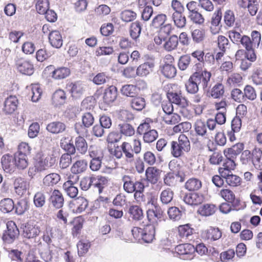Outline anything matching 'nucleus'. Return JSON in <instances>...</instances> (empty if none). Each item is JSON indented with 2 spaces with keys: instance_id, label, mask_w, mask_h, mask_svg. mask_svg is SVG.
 <instances>
[{
  "instance_id": "obj_1",
  "label": "nucleus",
  "mask_w": 262,
  "mask_h": 262,
  "mask_svg": "<svg viewBox=\"0 0 262 262\" xmlns=\"http://www.w3.org/2000/svg\"><path fill=\"white\" fill-rule=\"evenodd\" d=\"M211 73L206 71L194 73L185 83L187 92L190 94H196L199 91V84L202 86L204 92H208L211 85Z\"/></svg>"
},
{
  "instance_id": "obj_2",
  "label": "nucleus",
  "mask_w": 262,
  "mask_h": 262,
  "mask_svg": "<svg viewBox=\"0 0 262 262\" xmlns=\"http://www.w3.org/2000/svg\"><path fill=\"white\" fill-rule=\"evenodd\" d=\"M190 143L188 137L184 134L179 136L178 141L170 143V153L174 158H179L190 150Z\"/></svg>"
},
{
  "instance_id": "obj_3",
  "label": "nucleus",
  "mask_w": 262,
  "mask_h": 262,
  "mask_svg": "<svg viewBox=\"0 0 262 262\" xmlns=\"http://www.w3.org/2000/svg\"><path fill=\"white\" fill-rule=\"evenodd\" d=\"M175 162L171 161L169 163V168L172 172L167 173L164 179V183L169 186L174 185L177 181L183 182L185 180L184 173L182 171L178 170L174 166Z\"/></svg>"
},
{
  "instance_id": "obj_4",
  "label": "nucleus",
  "mask_w": 262,
  "mask_h": 262,
  "mask_svg": "<svg viewBox=\"0 0 262 262\" xmlns=\"http://www.w3.org/2000/svg\"><path fill=\"white\" fill-rule=\"evenodd\" d=\"M240 40L239 45H242L246 50L252 48H258L261 41V34L259 32L254 30L251 32L250 37L243 35Z\"/></svg>"
},
{
  "instance_id": "obj_5",
  "label": "nucleus",
  "mask_w": 262,
  "mask_h": 262,
  "mask_svg": "<svg viewBox=\"0 0 262 262\" xmlns=\"http://www.w3.org/2000/svg\"><path fill=\"white\" fill-rule=\"evenodd\" d=\"M17 70L23 74L31 75L34 72L33 63L29 60L23 58H17L15 60Z\"/></svg>"
},
{
  "instance_id": "obj_6",
  "label": "nucleus",
  "mask_w": 262,
  "mask_h": 262,
  "mask_svg": "<svg viewBox=\"0 0 262 262\" xmlns=\"http://www.w3.org/2000/svg\"><path fill=\"white\" fill-rule=\"evenodd\" d=\"M123 182V189L127 193H131L136 191V189H141L142 187L141 182L136 181L134 178L130 176L124 175L122 177Z\"/></svg>"
},
{
  "instance_id": "obj_7",
  "label": "nucleus",
  "mask_w": 262,
  "mask_h": 262,
  "mask_svg": "<svg viewBox=\"0 0 262 262\" xmlns=\"http://www.w3.org/2000/svg\"><path fill=\"white\" fill-rule=\"evenodd\" d=\"M175 250L180 255L181 258L189 260L193 258L195 249L194 247L190 244H183L176 246Z\"/></svg>"
},
{
  "instance_id": "obj_8",
  "label": "nucleus",
  "mask_w": 262,
  "mask_h": 262,
  "mask_svg": "<svg viewBox=\"0 0 262 262\" xmlns=\"http://www.w3.org/2000/svg\"><path fill=\"white\" fill-rule=\"evenodd\" d=\"M34 162L39 168V170L42 171L51 167L54 160L50 157H45L41 153H37L34 158Z\"/></svg>"
},
{
  "instance_id": "obj_9",
  "label": "nucleus",
  "mask_w": 262,
  "mask_h": 262,
  "mask_svg": "<svg viewBox=\"0 0 262 262\" xmlns=\"http://www.w3.org/2000/svg\"><path fill=\"white\" fill-rule=\"evenodd\" d=\"M167 96L170 102L183 108L188 105L187 100L182 95L181 91L169 92L167 93Z\"/></svg>"
},
{
  "instance_id": "obj_10",
  "label": "nucleus",
  "mask_w": 262,
  "mask_h": 262,
  "mask_svg": "<svg viewBox=\"0 0 262 262\" xmlns=\"http://www.w3.org/2000/svg\"><path fill=\"white\" fill-rule=\"evenodd\" d=\"M147 216L149 222V224L147 226H152L153 229H156L157 227L159 220L162 216V211L160 207L155 206V209H148L147 211Z\"/></svg>"
},
{
  "instance_id": "obj_11",
  "label": "nucleus",
  "mask_w": 262,
  "mask_h": 262,
  "mask_svg": "<svg viewBox=\"0 0 262 262\" xmlns=\"http://www.w3.org/2000/svg\"><path fill=\"white\" fill-rule=\"evenodd\" d=\"M49 69H53L51 73V76L56 80H61L68 77L71 74L70 69L66 67H58L54 69L53 66L48 67Z\"/></svg>"
},
{
  "instance_id": "obj_12",
  "label": "nucleus",
  "mask_w": 262,
  "mask_h": 262,
  "mask_svg": "<svg viewBox=\"0 0 262 262\" xmlns=\"http://www.w3.org/2000/svg\"><path fill=\"white\" fill-rule=\"evenodd\" d=\"M1 164L3 169L7 172H13L15 169L14 156L9 154L3 155L1 158Z\"/></svg>"
},
{
  "instance_id": "obj_13",
  "label": "nucleus",
  "mask_w": 262,
  "mask_h": 262,
  "mask_svg": "<svg viewBox=\"0 0 262 262\" xmlns=\"http://www.w3.org/2000/svg\"><path fill=\"white\" fill-rule=\"evenodd\" d=\"M66 129V124L64 122L59 121L51 122L46 126V129L48 132L56 135L63 133Z\"/></svg>"
},
{
  "instance_id": "obj_14",
  "label": "nucleus",
  "mask_w": 262,
  "mask_h": 262,
  "mask_svg": "<svg viewBox=\"0 0 262 262\" xmlns=\"http://www.w3.org/2000/svg\"><path fill=\"white\" fill-rule=\"evenodd\" d=\"M49 40L51 45L55 48L59 49L62 46V37L58 31L54 30L50 32L49 34Z\"/></svg>"
},
{
  "instance_id": "obj_15",
  "label": "nucleus",
  "mask_w": 262,
  "mask_h": 262,
  "mask_svg": "<svg viewBox=\"0 0 262 262\" xmlns=\"http://www.w3.org/2000/svg\"><path fill=\"white\" fill-rule=\"evenodd\" d=\"M183 200L188 205H198L203 202L204 198L198 193H188L184 196Z\"/></svg>"
},
{
  "instance_id": "obj_16",
  "label": "nucleus",
  "mask_w": 262,
  "mask_h": 262,
  "mask_svg": "<svg viewBox=\"0 0 262 262\" xmlns=\"http://www.w3.org/2000/svg\"><path fill=\"white\" fill-rule=\"evenodd\" d=\"M172 30V26L170 24H167L161 27L160 30L159 35L155 37L154 41L157 45L162 44V40L165 39L171 33Z\"/></svg>"
},
{
  "instance_id": "obj_17",
  "label": "nucleus",
  "mask_w": 262,
  "mask_h": 262,
  "mask_svg": "<svg viewBox=\"0 0 262 262\" xmlns=\"http://www.w3.org/2000/svg\"><path fill=\"white\" fill-rule=\"evenodd\" d=\"M18 100L15 96H10L6 99L3 111L7 114H12L16 109Z\"/></svg>"
},
{
  "instance_id": "obj_18",
  "label": "nucleus",
  "mask_w": 262,
  "mask_h": 262,
  "mask_svg": "<svg viewBox=\"0 0 262 262\" xmlns=\"http://www.w3.org/2000/svg\"><path fill=\"white\" fill-rule=\"evenodd\" d=\"M155 67V63L152 61H147L141 64L137 68L138 76L146 77L152 72Z\"/></svg>"
},
{
  "instance_id": "obj_19",
  "label": "nucleus",
  "mask_w": 262,
  "mask_h": 262,
  "mask_svg": "<svg viewBox=\"0 0 262 262\" xmlns=\"http://www.w3.org/2000/svg\"><path fill=\"white\" fill-rule=\"evenodd\" d=\"M226 122V116L225 112L221 111L216 114L215 120L209 119L207 120V127L210 130L215 129L216 123L220 125L223 124Z\"/></svg>"
},
{
  "instance_id": "obj_20",
  "label": "nucleus",
  "mask_w": 262,
  "mask_h": 262,
  "mask_svg": "<svg viewBox=\"0 0 262 262\" xmlns=\"http://www.w3.org/2000/svg\"><path fill=\"white\" fill-rule=\"evenodd\" d=\"M161 171L155 167H149L145 171L147 180L151 184L158 182Z\"/></svg>"
},
{
  "instance_id": "obj_21",
  "label": "nucleus",
  "mask_w": 262,
  "mask_h": 262,
  "mask_svg": "<svg viewBox=\"0 0 262 262\" xmlns=\"http://www.w3.org/2000/svg\"><path fill=\"white\" fill-rule=\"evenodd\" d=\"M117 89L115 86L111 85L105 89L103 96L104 102L110 104L114 102L117 97Z\"/></svg>"
},
{
  "instance_id": "obj_22",
  "label": "nucleus",
  "mask_w": 262,
  "mask_h": 262,
  "mask_svg": "<svg viewBox=\"0 0 262 262\" xmlns=\"http://www.w3.org/2000/svg\"><path fill=\"white\" fill-rule=\"evenodd\" d=\"M163 48L169 52L176 49L179 43L178 37L176 35H172L169 37L165 38L162 40Z\"/></svg>"
},
{
  "instance_id": "obj_23",
  "label": "nucleus",
  "mask_w": 262,
  "mask_h": 262,
  "mask_svg": "<svg viewBox=\"0 0 262 262\" xmlns=\"http://www.w3.org/2000/svg\"><path fill=\"white\" fill-rule=\"evenodd\" d=\"M244 145L243 143H238L233 145L230 148L225 149L224 154L226 157L235 159L236 156L244 149Z\"/></svg>"
},
{
  "instance_id": "obj_24",
  "label": "nucleus",
  "mask_w": 262,
  "mask_h": 262,
  "mask_svg": "<svg viewBox=\"0 0 262 262\" xmlns=\"http://www.w3.org/2000/svg\"><path fill=\"white\" fill-rule=\"evenodd\" d=\"M193 127L197 135L206 138L207 136V121L199 119L194 123Z\"/></svg>"
},
{
  "instance_id": "obj_25",
  "label": "nucleus",
  "mask_w": 262,
  "mask_h": 262,
  "mask_svg": "<svg viewBox=\"0 0 262 262\" xmlns=\"http://www.w3.org/2000/svg\"><path fill=\"white\" fill-rule=\"evenodd\" d=\"M160 70L161 73L166 78H173L177 74L175 66L170 63H165L160 66Z\"/></svg>"
},
{
  "instance_id": "obj_26",
  "label": "nucleus",
  "mask_w": 262,
  "mask_h": 262,
  "mask_svg": "<svg viewBox=\"0 0 262 262\" xmlns=\"http://www.w3.org/2000/svg\"><path fill=\"white\" fill-rule=\"evenodd\" d=\"M50 201L56 208H61L63 204L64 199L62 193L58 190L55 189L50 196Z\"/></svg>"
},
{
  "instance_id": "obj_27",
  "label": "nucleus",
  "mask_w": 262,
  "mask_h": 262,
  "mask_svg": "<svg viewBox=\"0 0 262 262\" xmlns=\"http://www.w3.org/2000/svg\"><path fill=\"white\" fill-rule=\"evenodd\" d=\"M63 188L67 194L71 198H75L78 193V188L75 186V184L71 180L64 183Z\"/></svg>"
},
{
  "instance_id": "obj_28",
  "label": "nucleus",
  "mask_w": 262,
  "mask_h": 262,
  "mask_svg": "<svg viewBox=\"0 0 262 262\" xmlns=\"http://www.w3.org/2000/svg\"><path fill=\"white\" fill-rule=\"evenodd\" d=\"M108 184L107 178L102 176L93 177L94 187L98 189V192L101 193L103 189L107 187Z\"/></svg>"
},
{
  "instance_id": "obj_29",
  "label": "nucleus",
  "mask_w": 262,
  "mask_h": 262,
  "mask_svg": "<svg viewBox=\"0 0 262 262\" xmlns=\"http://www.w3.org/2000/svg\"><path fill=\"white\" fill-rule=\"evenodd\" d=\"M252 163L256 169L262 170V150L260 149L255 148L253 150Z\"/></svg>"
},
{
  "instance_id": "obj_30",
  "label": "nucleus",
  "mask_w": 262,
  "mask_h": 262,
  "mask_svg": "<svg viewBox=\"0 0 262 262\" xmlns=\"http://www.w3.org/2000/svg\"><path fill=\"white\" fill-rule=\"evenodd\" d=\"M67 99L64 91L58 90L56 91L52 96V102L55 106L63 104Z\"/></svg>"
},
{
  "instance_id": "obj_31",
  "label": "nucleus",
  "mask_w": 262,
  "mask_h": 262,
  "mask_svg": "<svg viewBox=\"0 0 262 262\" xmlns=\"http://www.w3.org/2000/svg\"><path fill=\"white\" fill-rule=\"evenodd\" d=\"M171 18L178 28H183L186 24V19L183 13H172Z\"/></svg>"
},
{
  "instance_id": "obj_32",
  "label": "nucleus",
  "mask_w": 262,
  "mask_h": 262,
  "mask_svg": "<svg viewBox=\"0 0 262 262\" xmlns=\"http://www.w3.org/2000/svg\"><path fill=\"white\" fill-rule=\"evenodd\" d=\"M75 145L76 149L80 154L84 155L88 150V144L85 139L79 136L75 138Z\"/></svg>"
},
{
  "instance_id": "obj_33",
  "label": "nucleus",
  "mask_w": 262,
  "mask_h": 262,
  "mask_svg": "<svg viewBox=\"0 0 262 262\" xmlns=\"http://www.w3.org/2000/svg\"><path fill=\"white\" fill-rule=\"evenodd\" d=\"M60 180V176L56 173H52L47 175L43 179L45 186L52 187L57 184Z\"/></svg>"
},
{
  "instance_id": "obj_34",
  "label": "nucleus",
  "mask_w": 262,
  "mask_h": 262,
  "mask_svg": "<svg viewBox=\"0 0 262 262\" xmlns=\"http://www.w3.org/2000/svg\"><path fill=\"white\" fill-rule=\"evenodd\" d=\"M216 209V207L213 204H205L201 206L198 211L202 216H208L213 214Z\"/></svg>"
},
{
  "instance_id": "obj_35",
  "label": "nucleus",
  "mask_w": 262,
  "mask_h": 262,
  "mask_svg": "<svg viewBox=\"0 0 262 262\" xmlns=\"http://www.w3.org/2000/svg\"><path fill=\"white\" fill-rule=\"evenodd\" d=\"M19 230H5L2 238L7 244L12 243L19 236Z\"/></svg>"
},
{
  "instance_id": "obj_36",
  "label": "nucleus",
  "mask_w": 262,
  "mask_h": 262,
  "mask_svg": "<svg viewBox=\"0 0 262 262\" xmlns=\"http://www.w3.org/2000/svg\"><path fill=\"white\" fill-rule=\"evenodd\" d=\"M15 167L19 169H24L28 165V160L26 156L15 153L14 155Z\"/></svg>"
},
{
  "instance_id": "obj_37",
  "label": "nucleus",
  "mask_w": 262,
  "mask_h": 262,
  "mask_svg": "<svg viewBox=\"0 0 262 262\" xmlns=\"http://www.w3.org/2000/svg\"><path fill=\"white\" fill-rule=\"evenodd\" d=\"M225 93L224 86L221 83H216L211 89L210 96L214 99L222 98Z\"/></svg>"
},
{
  "instance_id": "obj_38",
  "label": "nucleus",
  "mask_w": 262,
  "mask_h": 262,
  "mask_svg": "<svg viewBox=\"0 0 262 262\" xmlns=\"http://www.w3.org/2000/svg\"><path fill=\"white\" fill-rule=\"evenodd\" d=\"M71 141V140H69L68 138H62L60 141L61 147L67 151V154H69L70 155L74 154L76 150L75 145Z\"/></svg>"
},
{
  "instance_id": "obj_39",
  "label": "nucleus",
  "mask_w": 262,
  "mask_h": 262,
  "mask_svg": "<svg viewBox=\"0 0 262 262\" xmlns=\"http://www.w3.org/2000/svg\"><path fill=\"white\" fill-rule=\"evenodd\" d=\"M14 208L13 200L10 198L4 199L0 202V210L4 213H9Z\"/></svg>"
},
{
  "instance_id": "obj_40",
  "label": "nucleus",
  "mask_w": 262,
  "mask_h": 262,
  "mask_svg": "<svg viewBox=\"0 0 262 262\" xmlns=\"http://www.w3.org/2000/svg\"><path fill=\"white\" fill-rule=\"evenodd\" d=\"M121 94L126 97H134L137 95V88L133 84H125L120 89Z\"/></svg>"
},
{
  "instance_id": "obj_41",
  "label": "nucleus",
  "mask_w": 262,
  "mask_h": 262,
  "mask_svg": "<svg viewBox=\"0 0 262 262\" xmlns=\"http://www.w3.org/2000/svg\"><path fill=\"white\" fill-rule=\"evenodd\" d=\"M46 196L45 194L41 191L36 192L33 197V203L37 208L42 207L46 204Z\"/></svg>"
},
{
  "instance_id": "obj_42",
  "label": "nucleus",
  "mask_w": 262,
  "mask_h": 262,
  "mask_svg": "<svg viewBox=\"0 0 262 262\" xmlns=\"http://www.w3.org/2000/svg\"><path fill=\"white\" fill-rule=\"evenodd\" d=\"M131 107L135 110L141 111L146 105L145 100L141 97H134L130 101Z\"/></svg>"
},
{
  "instance_id": "obj_43",
  "label": "nucleus",
  "mask_w": 262,
  "mask_h": 262,
  "mask_svg": "<svg viewBox=\"0 0 262 262\" xmlns=\"http://www.w3.org/2000/svg\"><path fill=\"white\" fill-rule=\"evenodd\" d=\"M88 166L87 161L85 160L76 161L71 167V172L73 173L77 174L84 171Z\"/></svg>"
},
{
  "instance_id": "obj_44",
  "label": "nucleus",
  "mask_w": 262,
  "mask_h": 262,
  "mask_svg": "<svg viewBox=\"0 0 262 262\" xmlns=\"http://www.w3.org/2000/svg\"><path fill=\"white\" fill-rule=\"evenodd\" d=\"M121 149L123 154L128 159L129 162H132L134 160V150L130 144L124 142L121 146Z\"/></svg>"
},
{
  "instance_id": "obj_45",
  "label": "nucleus",
  "mask_w": 262,
  "mask_h": 262,
  "mask_svg": "<svg viewBox=\"0 0 262 262\" xmlns=\"http://www.w3.org/2000/svg\"><path fill=\"white\" fill-rule=\"evenodd\" d=\"M130 217L134 220H140L143 217L142 210L137 205L131 206L128 211Z\"/></svg>"
},
{
  "instance_id": "obj_46",
  "label": "nucleus",
  "mask_w": 262,
  "mask_h": 262,
  "mask_svg": "<svg viewBox=\"0 0 262 262\" xmlns=\"http://www.w3.org/2000/svg\"><path fill=\"white\" fill-rule=\"evenodd\" d=\"M185 187L189 191L198 190L202 187V183L198 179L191 178L187 181Z\"/></svg>"
},
{
  "instance_id": "obj_47",
  "label": "nucleus",
  "mask_w": 262,
  "mask_h": 262,
  "mask_svg": "<svg viewBox=\"0 0 262 262\" xmlns=\"http://www.w3.org/2000/svg\"><path fill=\"white\" fill-rule=\"evenodd\" d=\"M29 203L26 200H20L15 205V213L18 215H22L29 209Z\"/></svg>"
},
{
  "instance_id": "obj_48",
  "label": "nucleus",
  "mask_w": 262,
  "mask_h": 262,
  "mask_svg": "<svg viewBox=\"0 0 262 262\" xmlns=\"http://www.w3.org/2000/svg\"><path fill=\"white\" fill-rule=\"evenodd\" d=\"M141 31V27L139 21H136L131 24L130 28V35L131 37L136 40L139 37Z\"/></svg>"
},
{
  "instance_id": "obj_49",
  "label": "nucleus",
  "mask_w": 262,
  "mask_h": 262,
  "mask_svg": "<svg viewBox=\"0 0 262 262\" xmlns=\"http://www.w3.org/2000/svg\"><path fill=\"white\" fill-rule=\"evenodd\" d=\"M68 216L69 214L66 211H63L62 209H61L58 211L56 214V217L57 222H58L60 224V226H59V228H67Z\"/></svg>"
},
{
  "instance_id": "obj_50",
  "label": "nucleus",
  "mask_w": 262,
  "mask_h": 262,
  "mask_svg": "<svg viewBox=\"0 0 262 262\" xmlns=\"http://www.w3.org/2000/svg\"><path fill=\"white\" fill-rule=\"evenodd\" d=\"M14 185L16 192L18 194H23L27 188L26 182L21 178L15 179Z\"/></svg>"
},
{
  "instance_id": "obj_51",
  "label": "nucleus",
  "mask_w": 262,
  "mask_h": 262,
  "mask_svg": "<svg viewBox=\"0 0 262 262\" xmlns=\"http://www.w3.org/2000/svg\"><path fill=\"white\" fill-rule=\"evenodd\" d=\"M121 134L125 136H132L135 134V130L134 127L128 123H122L119 125Z\"/></svg>"
},
{
  "instance_id": "obj_52",
  "label": "nucleus",
  "mask_w": 262,
  "mask_h": 262,
  "mask_svg": "<svg viewBox=\"0 0 262 262\" xmlns=\"http://www.w3.org/2000/svg\"><path fill=\"white\" fill-rule=\"evenodd\" d=\"M31 86V98L33 102H37L40 98L42 90L40 85L37 84H33Z\"/></svg>"
},
{
  "instance_id": "obj_53",
  "label": "nucleus",
  "mask_w": 262,
  "mask_h": 262,
  "mask_svg": "<svg viewBox=\"0 0 262 262\" xmlns=\"http://www.w3.org/2000/svg\"><path fill=\"white\" fill-rule=\"evenodd\" d=\"M203 236L207 239L216 241L222 236L221 230H204Z\"/></svg>"
},
{
  "instance_id": "obj_54",
  "label": "nucleus",
  "mask_w": 262,
  "mask_h": 262,
  "mask_svg": "<svg viewBox=\"0 0 262 262\" xmlns=\"http://www.w3.org/2000/svg\"><path fill=\"white\" fill-rule=\"evenodd\" d=\"M243 93L246 101L247 99L249 100H254L256 98V93L255 89L250 85H247L245 86Z\"/></svg>"
},
{
  "instance_id": "obj_55",
  "label": "nucleus",
  "mask_w": 262,
  "mask_h": 262,
  "mask_svg": "<svg viewBox=\"0 0 262 262\" xmlns=\"http://www.w3.org/2000/svg\"><path fill=\"white\" fill-rule=\"evenodd\" d=\"M173 196V191L170 189L167 188L162 191L160 199L163 204H167L172 201Z\"/></svg>"
},
{
  "instance_id": "obj_56",
  "label": "nucleus",
  "mask_w": 262,
  "mask_h": 262,
  "mask_svg": "<svg viewBox=\"0 0 262 262\" xmlns=\"http://www.w3.org/2000/svg\"><path fill=\"white\" fill-rule=\"evenodd\" d=\"M167 19V16L164 14H159L154 17L151 25L155 28L161 27Z\"/></svg>"
},
{
  "instance_id": "obj_57",
  "label": "nucleus",
  "mask_w": 262,
  "mask_h": 262,
  "mask_svg": "<svg viewBox=\"0 0 262 262\" xmlns=\"http://www.w3.org/2000/svg\"><path fill=\"white\" fill-rule=\"evenodd\" d=\"M144 133L143 139L145 143H150L155 141L158 137V134L156 130L151 129Z\"/></svg>"
},
{
  "instance_id": "obj_58",
  "label": "nucleus",
  "mask_w": 262,
  "mask_h": 262,
  "mask_svg": "<svg viewBox=\"0 0 262 262\" xmlns=\"http://www.w3.org/2000/svg\"><path fill=\"white\" fill-rule=\"evenodd\" d=\"M36 8L38 13L44 14L46 11L49 9L48 0H37Z\"/></svg>"
},
{
  "instance_id": "obj_59",
  "label": "nucleus",
  "mask_w": 262,
  "mask_h": 262,
  "mask_svg": "<svg viewBox=\"0 0 262 262\" xmlns=\"http://www.w3.org/2000/svg\"><path fill=\"white\" fill-rule=\"evenodd\" d=\"M90 246L91 245L89 242L80 241L77 244L79 256H83L84 254L87 253Z\"/></svg>"
},
{
  "instance_id": "obj_60",
  "label": "nucleus",
  "mask_w": 262,
  "mask_h": 262,
  "mask_svg": "<svg viewBox=\"0 0 262 262\" xmlns=\"http://www.w3.org/2000/svg\"><path fill=\"white\" fill-rule=\"evenodd\" d=\"M231 96L232 99L237 102H244L246 101L244 93L239 89H233L231 93Z\"/></svg>"
},
{
  "instance_id": "obj_61",
  "label": "nucleus",
  "mask_w": 262,
  "mask_h": 262,
  "mask_svg": "<svg viewBox=\"0 0 262 262\" xmlns=\"http://www.w3.org/2000/svg\"><path fill=\"white\" fill-rule=\"evenodd\" d=\"M193 40L196 43H200L205 38V32L204 30L195 29L191 33Z\"/></svg>"
},
{
  "instance_id": "obj_62",
  "label": "nucleus",
  "mask_w": 262,
  "mask_h": 262,
  "mask_svg": "<svg viewBox=\"0 0 262 262\" xmlns=\"http://www.w3.org/2000/svg\"><path fill=\"white\" fill-rule=\"evenodd\" d=\"M191 61V57L188 55H184L182 56L178 62V66L179 69L184 71L189 66Z\"/></svg>"
},
{
  "instance_id": "obj_63",
  "label": "nucleus",
  "mask_w": 262,
  "mask_h": 262,
  "mask_svg": "<svg viewBox=\"0 0 262 262\" xmlns=\"http://www.w3.org/2000/svg\"><path fill=\"white\" fill-rule=\"evenodd\" d=\"M165 122L167 124L174 125L178 123L181 120V117L177 114L166 115L164 117Z\"/></svg>"
},
{
  "instance_id": "obj_64",
  "label": "nucleus",
  "mask_w": 262,
  "mask_h": 262,
  "mask_svg": "<svg viewBox=\"0 0 262 262\" xmlns=\"http://www.w3.org/2000/svg\"><path fill=\"white\" fill-rule=\"evenodd\" d=\"M217 45L221 51H226L229 48V41L227 38L223 35H219L217 37Z\"/></svg>"
}]
</instances>
